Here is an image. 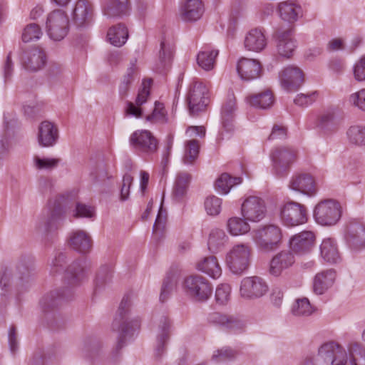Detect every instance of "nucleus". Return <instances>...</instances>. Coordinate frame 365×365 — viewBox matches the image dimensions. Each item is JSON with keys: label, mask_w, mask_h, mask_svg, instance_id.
I'll return each instance as SVG.
<instances>
[{"label": "nucleus", "mask_w": 365, "mask_h": 365, "mask_svg": "<svg viewBox=\"0 0 365 365\" xmlns=\"http://www.w3.org/2000/svg\"><path fill=\"white\" fill-rule=\"evenodd\" d=\"M130 306L129 298L123 297L112 323V330L118 333L117 349H122L140 328V320L133 315Z\"/></svg>", "instance_id": "obj_1"}, {"label": "nucleus", "mask_w": 365, "mask_h": 365, "mask_svg": "<svg viewBox=\"0 0 365 365\" xmlns=\"http://www.w3.org/2000/svg\"><path fill=\"white\" fill-rule=\"evenodd\" d=\"M251 235L257 247L264 252H269L279 247L282 238L281 228L275 225L260 226L253 230Z\"/></svg>", "instance_id": "obj_2"}, {"label": "nucleus", "mask_w": 365, "mask_h": 365, "mask_svg": "<svg viewBox=\"0 0 365 365\" xmlns=\"http://www.w3.org/2000/svg\"><path fill=\"white\" fill-rule=\"evenodd\" d=\"M252 252V247L247 243L235 245L225 255L227 267L232 274H242L250 267Z\"/></svg>", "instance_id": "obj_3"}, {"label": "nucleus", "mask_w": 365, "mask_h": 365, "mask_svg": "<svg viewBox=\"0 0 365 365\" xmlns=\"http://www.w3.org/2000/svg\"><path fill=\"white\" fill-rule=\"evenodd\" d=\"M341 206L340 203L332 199L319 202L313 212L316 222L322 226L335 225L341 217Z\"/></svg>", "instance_id": "obj_4"}, {"label": "nucleus", "mask_w": 365, "mask_h": 365, "mask_svg": "<svg viewBox=\"0 0 365 365\" xmlns=\"http://www.w3.org/2000/svg\"><path fill=\"white\" fill-rule=\"evenodd\" d=\"M131 150L141 156H150L155 153L158 148V140L148 130H137L129 137Z\"/></svg>", "instance_id": "obj_5"}, {"label": "nucleus", "mask_w": 365, "mask_h": 365, "mask_svg": "<svg viewBox=\"0 0 365 365\" xmlns=\"http://www.w3.org/2000/svg\"><path fill=\"white\" fill-rule=\"evenodd\" d=\"M70 30V21L66 11L55 9L46 18V31L48 37L54 41L63 40Z\"/></svg>", "instance_id": "obj_6"}, {"label": "nucleus", "mask_w": 365, "mask_h": 365, "mask_svg": "<svg viewBox=\"0 0 365 365\" xmlns=\"http://www.w3.org/2000/svg\"><path fill=\"white\" fill-rule=\"evenodd\" d=\"M272 172L278 178L287 175L291 166L297 159V151L292 147L279 146L270 153Z\"/></svg>", "instance_id": "obj_7"}, {"label": "nucleus", "mask_w": 365, "mask_h": 365, "mask_svg": "<svg viewBox=\"0 0 365 365\" xmlns=\"http://www.w3.org/2000/svg\"><path fill=\"white\" fill-rule=\"evenodd\" d=\"M183 289L188 297L198 302L206 301L212 292L210 282L198 274L187 277L183 282Z\"/></svg>", "instance_id": "obj_8"}, {"label": "nucleus", "mask_w": 365, "mask_h": 365, "mask_svg": "<svg viewBox=\"0 0 365 365\" xmlns=\"http://www.w3.org/2000/svg\"><path fill=\"white\" fill-rule=\"evenodd\" d=\"M315 356L324 365H346L348 361L344 348L334 341L322 344Z\"/></svg>", "instance_id": "obj_9"}, {"label": "nucleus", "mask_w": 365, "mask_h": 365, "mask_svg": "<svg viewBox=\"0 0 365 365\" xmlns=\"http://www.w3.org/2000/svg\"><path fill=\"white\" fill-rule=\"evenodd\" d=\"M67 204L64 196L61 195L48 202V216L39 229L46 233L51 232L58 228L65 218Z\"/></svg>", "instance_id": "obj_10"}, {"label": "nucleus", "mask_w": 365, "mask_h": 365, "mask_svg": "<svg viewBox=\"0 0 365 365\" xmlns=\"http://www.w3.org/2000/svg\"><path fill=\"white\" fill-rule=\"evenodd\" d=\"M269 286L264 279L259 276L244 277L240 285V295L246 300H255L264 296Z\"/></svg>", "instance_id": "obj_11"}, {"label": "nucleus", "mask_w": 365, "mask_h": 365, "mask_svg": "<svg viewBox=\"0 0 365 365\" xmlns=\"http://www.w3.org/2000/svg\"><path fill=\"white\" fill-rule=\"evenodd\" d=\"M344 240L353 251L365 247V222L361 218H351L347 222Z\"/></svg>", "instance_id": "obj_12"}, {"label": "nucleus", "mask_w": 365, "mask_h": 365, "mask_svg": "<svg viewBox=\"0 0 365 365\" xmlns=\"http://www.w3.org/2000/svg\"><path fill=\"white\" fill-rule=\"evenodd\" d=\"M281 219L287 226H297L307 221V211L304 205L289 201L281 209Z\"/></svg>", "instance_id": "obj_13"}, {"label": "nucleus", "mask_w": 365, "mask_h": 365, "mask_svg": "<svg viewBox=\"0 0 365 365\" xmlns=\"http://www.w3.org/2000/svg\"><path fill=\"white\" fill-rule=\"evenodd\" d=\"M266 213V204L261 197L249 196L242 204L241 214L247 221L259 222L265 217Z\"/></svg>", "instance_id": "obj_14"}, {"label": "nucleus", "mask_w": 365, "mask_h": 365, "mask_svg": "<svg viewBox=\"0 0 365 365\" xmlns=\"http://www.w3.org/2000/svg\"><path fill=\"white\" fill-rule=\"evenodd\" d=\"M207 91L202 83L195 82L190 86L187 101L191 115H197L205 110L207 105V98L205 97Z\"/></svg>", "instance_id": "obj_15"}, {"label": "nucleus", "mask_w": 365, "mask_h": 365, "mask_svg": "<svg viewBox=\"0 0 365 365\" xmlns=\"http://www.w3.org/2000/svg\"><path fill=\"white\" fill-rule=\"evenodd\" d=\"M316 244V235L312 231H302L292 236L289 240L290 250L297 255H304L309 253Z\"/></svg>", "instance_id": "obj_16"}, {"label": "nucleus", "mask_w": 365, "mask_h": 365, "mask_svg": "<svg viewBox=\"0 0 365 365\" xmlns=\"http://www.w3.org/2000/svg\"><path fill=\"white\" fill-rule=\"evenodd\" d=\"M289 187L307 196L317 193V185L312 175L307 173H295L289 180Z\"/></svg>", "instance_id": "obj_17"}, {"label": "nucleus", "mask_w": 365, "mask_h": 365, "mask_svg": "<svg viewBox=\"0 0 365 365\" xmlns=\"http://www.w3.org/2000/svg\"><path fill=\"white\" fill-rule=\"evenodd\" d=\"M91 263L87 259H79L69 264L66 269V277L71 286L80 284L88 276Z\"/></svg>", "instance_id": "obj_18"}, {"label": "nucleus", "mask_w": 365, "mask_h": 365, "mask_svg": "<svg viewBox=\"0 0 365 365\" xmlns=\"http://www.w3.org/2000/svg\"><path fill=\"white\" fill-rule=\"evenodd\" d=\"M279 78L282 87L289 91L298 89L304 81L303 71L293 65L284 68L281 71Z\"/></svg>", "instance_id": "obj_19"}, {"label": "nucleus", "mask_w": 365, "mask_h": 365, "mask_svg": "<svg viewBox=\"0 0 365 365\" xmlns=\"http://www.w3.org/2000/svg\"><path fill=\"white\" fill-rule=\"evenodd\" d=\"M73 295V292L71 288L52 291L41 299L40 304L43 312H48L71 299Z\"/></svg>", "instance_id": "obj_20"}, {"label": "nucleus", "mask_w": 365, "mask_h": 365, "mask_svg": "<svg viewBox=\"0 0 365 365\" xmlns=\"http://www.w3.org/2000/svg\"><path fill=\"white\" fill-rule=\"evenodd\" d=\"M295 262L294 253L291 250H282L276 254L269 262V272L278 277L282 272L292 267Z\"/></svg>", "instance_id": "obj_21"}, {"label": "nucleus", "mask_w": 365, "mask_h": 365, "mask_svg": "<svg viewBox=\"0 0 365 365\" xmlns=\"http://www.w3.org/2000/svg\"><path fill=\"white\" fill-rule=\"evenodd\" d=\"M204 11L200 0H185L180 6L179 14L183 21L195 22L202 17Z\"/></svg>", "instance_id": "obj_22"}, {"label": "nucleus", "mask_w": 365, "mask_h": 365, "mask_svg": "<svg viewBox=\"0 0 365 365\" xmlns=\"http://www.w3.org/2000/svg\"><path fill=\"white\" fill-rule=\"evenodd\" d=\"M72 19L78 27L88 25L93 17V6L88 0H78L74 6Z\"/></svg>", "instance_id": "obj_23"}, {"label": "nucleus", "mask_w": 365, "mask_h": 365, "mask_svg": "<svg viewBox=\"0 0 365 365\" xmlns=\"http://www.w3.org/2000/svg\"><path fill=\"white\" fill-rule=\"evenodd\" d=\"M21 61L25 69L37 71L45 66L46 55L43 50L35 47L25 51Z\"/></svg>", "instance_id": "obj_24"}, {"label": "nucleus", "mask_w": 365, "mask_h": 365, "mask_svg": "<svg viewBox=\"0 0 365 365\" xmlns=\"http://www.w3.org/2000/svg\"><path fill=\"white\" fill-rule=\"evenodd\" d=\"M237 71L242 80L251 81L260 76L262 66L256 59L242 58L237 63Z\"/></svg>", "instance_id": "obj_25"}, {"label": "nucleus", "mask_w": 365, "mask_h": 365, "mask_svg": "<svg viewBox=\"0 0 365 365\" xmlns=\"http://www.w3.org/2000/svg\"><path fill=\"white\" fill-rule=\"evenodd\" d=\"M71 247L81 255L89 253L93 247V240L86 231L78 230L71 232L69 237Z\"/></svg>", "instance_id": "obj_26"}, {"label": "nucleus", "mask_w": 365, "mask_h": 365, "mask_svg": "<svg viewBox=\"0 0 365 365\" xmlns=\"http://www.w3.org/2000/svg\"><path fill=\"white\" fill-rule=\"evenodd\" d=\"M277 11L280 18L289 23L297 21L303 15V10L297 0H287L278 4Z\"/></svg>", "instance_id": "obj_27"}, {"label": "nucleus", "mask_w": 365, "mask_h": 365, "mask_svg": "<svg viewBox=\"0 0 365 365\" xmlns=\"http://www.w3.org/2000/svg\"><path fill=\"white\" fill-rule=\"evenodd\" d=\"M38 142L42 147L54 145L58 138L57 128L51 122L43 121L38 126Z\"/></svg>", "instance_id": "obj_28"}, {"label": "nucleus", "mask_w": 365, "mask_h": 365, "mask_svg": "<svg viewBox=\"0 0 365 365\" xmlns=\"http://www.w3.org/2000/svg\"><path fill=\"white\" fill-rule=\"evenodd\" d=\"M170 329V322L166 316H162L159 319L157 333H156V346L155 355L159 357L165 351V345L169 339Z\"/></svg>", "instance_id": "obj_29"}, {"label": "nucleus", "mask_w": 365, "mask_h": 365, "mask_svg": "<svg viewBox=\"0 0 365 365\" xmlns=\"http://www.w3.org/2000/svg\"><path fill=\"white\" fill-rule=\"evenodd\" d=\"M244 46L250 51H262L267 46V38L264 31L260 29H252L249 31L245 36Z\"/></svg>", "instance_id": "obj_30"}, {"label": "nucleus", "mask_w": 365, "mask_h": 365, "mask_svg": "<svg viewBox=\"0 0 365 365\" xmlns=\"http://www.w3.org/2000/svg\"><path fill=\"white\" fill-rule=\"evenodd\" d=\"M209 322L213 324L222 326L232 331H241L245 328V323L234 317L225 314L215 312L210 315Z\"/></svg>", "instance_id": "obj_31"}, {"label": "nucleus", "mask_w": 365, "mask_h": 365, "mask_svg": "<svg viewBox=\"0 0 365 365\" xmlns=\"http://www.w3.org/2000/svg\"><path fill=\"white\" fill-rule=\"evenodd\" d=\"M296 48L295 41L292 38L291 31H278L277 40V49L279 56L289 58Z\"/></svg>", "instance_id": "obj_32"}, {"label": "nucleus", "mask_w": 365, "mask_h": 365, "mask_svg": "<svg viewBox=\"0 0 365 365\" xmlns=\"http://www.w3.org/2000/svg\"><path fill=\"white\" fill-rule=\"evenodd\" d=\"M336 272L334 269H327L316 274L313 289L317 294H324L334 283Z\"/></svg>", "instance_id": "obj_33"}, {"label": "nucleus", "mask_w": 365, "mask_h": 365, "mask_svg": "<svg viewBox=\"0 0 365 365\" xmlns=\"http://www.w3.org/2000/svg\"><path fill=\"white\" fill-rule=\"evenodd\" d=\"M339 120L333 110H329L321 114L318 118L317 126L324 133H329L337 130Z\"/></svg>", "instance_id": "obj_34"}, {"label": "nucleus", "mask_w": 365, "mask_h": 365, "mask_svg": "<svg viewBox=\"0 0 365 365\" xmlns=\"http://www.w3.org/2000/svg\"><path fill=\"white\" fill-rule=\"evenodd\" d=\"M246 101L250 106L256 108L267 109L272 106L274 96L271 91L265 90L262 92L247 96Z\"/></svg>", "instance_id": "obj_35"}, {"label": "nucleus", "mask_w": 365, "mask_h": 365, "mask_svg": "<svg viewBox=\"0 0 365 365\" xmlns=\"http://www.w3.org/2000/svg\"><path fill=\"white\" fill-rule=\"evenodd\" d=\"M197 269L212 278H219L222 274V269L215 256L205 257L197 264Z\"/></svg>", "instance_id": "obj_36"}, {"label": "nucleus", "mask_w": 365, "mask_h": 365, "mask_svg": "<svg viewBox=\"0 0 365 365\" xmlns=\"http://www.w3.org/2000/svg\"><path fill=\"white\" fill-rule=\"evenodd\" d=\"M320 253L322 258L330 263H336L340 258L336 244L331 238H327L322 241Z\"/></svg>", "instance_id": "obj_37"}, {"label": "nucleus", "mask_w": 365, "mask_h": 365, "mask_svg": "<svg viewBox=\"0 0 365 365\" xmlns=\"http://www.w3.org/2000/svg\"><path fill=\"white\" fill-rule=\"evenodd\" d=\"M235 110V99H229L222 109V129L228 133L234 130Z\"/></svg>", "instance_id": "obj_38"}, {"label": "nucleus", "mask_w": 365, "mask_h": 365, "mask_svg": "<svg viewBox=\"0 0 365 365\" xmlns=\"http://www.w3.org/2000/svg\"><path fill=\"white\" fill-rule=\"evenodd\" d=\"M109 42L114 46L120 47L125 43L128 38L127 28L121 24L110 28L107 34Z\"/></svg>", "instance_id": "obj_39"}, {"label": "nucleus", "mask_w": 365, "mask_h": 365, "mask_svg": "<svg viewBox=\"0 0 365 365\" xmlns=\"http://www.w3.org/2000/svg\"><path fill=\"white\" fill-rule=\"evenodd\" d=\"M113 278V267L111 264L101 266L94 280L95 292H100L110 283Z\"/></svg>", "instance_id": "obj_40"}, {"label": "nucleus", "mask_w": 365, "mask_h": 365, "mask_svg": "<svg viewBox=\"0 0 365 365\" xmlns=\"http://www.w3.org/2000/svg\"><path fill=\"white\" fill-rule=\"evenodd\" d=\"M219 54L218 50H210L206 48L198 53L197 62L198 66L206 71L214 68L216 63V58Z\"/></svg>", "instance_id": "obj_41"}, {"label": "nucleus", "mask_w": 365, "mask_h": 365, "mask_svg": "<svg viewBox=\"0 0 365 365\" xmlns=\"http://www.w3.org/2000/svg\"><path fill=\"white\" fill-rule=\"evenodd\" d=\"M128 8V0H110L103 9L108 18L119 17L125 14Z\"/></svg>", "instance_id": "obj_42"}, {"label": "nucleus", "mask_w": 365, "mask_h": 365, "mask_svg": "<svg viewBox=\"0 0 365 365\" xmlns=\"http://www.w3.org/2000/svg\"><path fill=\"white\" fill-rule=\"evenodd\" d=\"M228 237L221 229H214L210 233L208 239V248L215 253L221 250L228 241Z\"/></svg>", "instance_id": "obj_43"}, {"label": "nucleus", "mask_w": 365, "mask_h": 365, "mask_svg": "<svg viewBox=\"0 0 365 365\" xmlns=\"http://www.w3.org/2000/svg\"><path fill=\"white\" fill-rule=\"evenodd\" d=\"M245 218L238 217H230L227 222V228L232 236L245 235L250 230V226Z\"/></svg>", "instance_id": "obj_44"}, {"label": "nucleus", "mask_w": 365, "mask_h": 365, "mask_svg": "<svg viewBox=\"0 0 365 365\" xmlns=\"http://www.w3.org/2000/svg\"><path fill=\"white\" fill-rule=\"evenodd\" d=\"M240 177L232 178L227 173L222 174L215 182V189L222 194H227L234 185L240 184Z\"/></svg>", "instance_id": "obj_45"}, {"label": "nucleus", "mask_w": 365, "mask_h": 365, "mask_svg": "<svg viewBox=\"0 0 365 365\" xmlns=\"http://www.w3.org/2000/svg\"><path fill=\"white\" fill-rule=\"evenodd\" d=\"M348 351V359L351 365H365V350L359 343H350Z\"/></svg>", "instance_id": "obj_46"}, {"label": "nucleus", "mask_w": 365, "mask_h": 365, "mask_svg": "<svg viewBox=\"0 0 365 365\" xmlns=\"http://www.w3.org/2000/svg\"><path fill=\"white\" fill-rule=\"evenodd\" d=\"M200 145L197 140H190L185 143L182 161L186 165H192L198 157Z\"/></svg>", "instance_id": "obj_47"}, {"label": "nucleus", "mask_w": 365, "mask_h": 365, "mask_svg": "<svg viewBox=\"0 0 365 365\" xmlns=\"http://www.w3.org/2000/svg\"><path fill=\"white\" fill-rule=\"evenodd\" d=\"M191 179V175L187 173H178L175 187L173 189L174 196L180 200L181 199L185 194L186 193L187 188L190 183Z\"/></svg>", "instance_id": "obj_48"}, {"label": "nucleus", "mask_w": 365, "mask_h": 365, "mask_svg": "<svg viewBox=\"0 0 365 365\" xmlns=\"http://www.w3.org/2000/svg\"><path fill=\"white\" fill-rule=\"evenodd\" d=\"M176 283L177 281L173 274L169 273L166 275L163 279L160 294V300L162 302H164L168 299L171 293L175 289Z\"/></svg>", "instance_id": "obj_49"}, {"label": "nucleus", "mask_w": 365, "mask_h": 365, "mask_svg": "<svg viewBox=\"0 0 365 365\" xmlns=\"http://www.w3.org/2000/svg\"><path fill=\"white\" fill-rule=\"evenodd\" d=\"M292 312L295 316H309L313 312V308L309 299L304 297L295 301Z\"/></svg>", "instance_id": "obj_50"}, {"label": "nucleus", "mask_w": 365, "mask_h": 365, "mask_svg": "<svg viewBox=\"0 0 365 365\" xmlns=\"http://www.w3.org/2000/svg\"><path fill=\"white\" fill-rule=\"evenodd\" d=\"M347 135L351 143L365 145V127L361 125L351 126L347 131Z\"/></svg>", "instance_id": "obj_51"}, {"label": "nucleus", "mask_w": 365, "mask_h": 365, "mask_svg": "<svg viewBox=\"0 0 365 365\" xmlns=\"http://www.w3.org/2000/svg\"><path fill=\"white\" fill-rule=\"evenodd\" d=\"M40 26L35 23L28 24L23 30L22 40L25 43L38 40L42 36Z\"/></svg>", "instance_id": "obj_52"}, {"label": "nucleus", "mask_w": 365, "mask_h": 365, "mask_svg": "<svg viewBox=\"0 0 365 365\" xmlns=\"http://www.w3.org/2000/svg\"><path fill=\"white\" fill-rule=\"evenodd\" d=\"M11 273L8 269H4L0 274V297L4 301L11 291Z\"/></svg>", "instance_id": "obj_53"}, {"label": "nucleus", "mask_w": 365, "mask_h": 365, "mask_svg": "<svg viewBox=\"0 0 365 365\" xmlns=\"http://www.w3.org/2000/svg\"><path fill=\"white\" fill-rule=\"evenodd\" d=\"M34 259L31 255H21L16 262V270L21 277L29 275L33 268Z\"/></svg>", "instance_id": "obj_54"}, {"label": "nucleus", "mask_w": 365, "mask_h": 365, "mask_svg": "<svg viewBox=\"0 0 365 365\" xmlns=\"http://www.w3.org/2000/svg\"><path fill=\"white\" fill-rule=\"evenodd\" d=\"M60 162V158H41L38 155L34 157V165L38 170H53L58 165Z\"/></svg>", "instance_id": "obj_55"}, {"label": "nucleus", "mask_w": 365, "mask_h": 365, "mask_svg": "<svg viewBox=\"0 0 365 365\" xmlns=\"http://www.w3.org/2000/svg\"><path fill=\"white\" fill-rule=\"evenodd\" d=\"M205 208L209 215L216 216L220 214L222 207V199L210 195L205 200Z\"/></svg>", "instance_id": "obj_56"}, {"label": "nucleus", "mask_w": 365, "mask_h": 365, "mask_svg": "<svg viewBox=\"0 0 365 365\" xmlns=\"http://www.w3.org/2000/svg\"><path fill=\"white\" fill-rule=\"evenodd\" d=\"M236 354L237 352L230 347H222L213 354L212 359L217 362H222L234 359Z\"/></svg>", "instance_id": "obj_57"}, {"label": "nucleus", "mask_w": 365, "mask_h": 365, "mask_svg": "<svg viewBox=\"0 0 365 365\" xmlns=\"http://www.w3.org/2000/svg\"><path fill=\"white\" fill-rule=\"evenodd\" d=\"M231 287L227 284L219 285L215 291V299L217 303L225 304L230 299Z\"/></svg>", "instance_id": "obj_58"}, {"label": "nucleus", "mask_w": 365, "mask_h": 365, "mask_svg": "<svg viewBox=\"0 0 365 365\" xmlns=\"http://www.w3.org/2000/svg\"><path fill=\"white\" fill-rule=\"evenodd\" d=\"M95 215V209L90 205L78 202L73 210V217L91 218Z\"/></svg>", "instance_id": "obj_59"}, {"label": "nucleus", "mask_w": 365, "mask_h": 365, "mask_svg": "<svg viewBox=\"0 0 365 365\" xmlns=\"http://www.w3.org/2000/svg\"><path fill=\"white\" fill-rule=\"evenodd\" d=\"M165 220L166 215L163 212L162 207H160L153 227V234L156 237H160L163 235V232L165 229Z\"/></svg>", "instance_id": "obj_60"}, {"label": "nucleus", "mask_w": 365, "mask_h": 365, "mask_svg": "<svg viewBox=\"0 0 365 365\" xmlns=\"http://www.w3.org/2000/svg\"><path fill=\"white\" fill-rule=\"evenodd\" d=\"M152 83V80L148 79L144 81L142 83V88H140L138 96L135 99V104L137 106H142L146 103L148 98L150 96V87Z\"/></svg>", "instance_id": "obj_61"}, {"label": "nucleus", "mask_w": 365, "mask_h": 365, "mask_svg": "<svg viewBox=\"0 0 365 365\" xmlns=\"http://www.w3.org/2000/svg\"><path fill=\"white\" fill-rule=\"evenodd\" d=\"M64 68L62 65L53 63L48 69V78L51 83L60 81L62 78Z\"/></svg>", "instance_id": "obj_62"}, {"label": "nucleus", "mask_w": 365, "mask_h": 365, "mask_svg": "<svg viewBox=\"0 0 365 365\" xmlns=\"http://www.w3.org/2000/svg\"><path fill=\"white\" fill-rule=\"evenodd\" d=\"M317 92H312L307 94L300 93L294 98V102L299 106H308L311 105L317 98Z\"/></svg>", "instance_id": "obj_63"}, {"label": "nucleus", "mask_w": 365, "mask_h": 365, "mask_svg": "<svg viewBox=\"0 0 365 365\" xmlns=\"http://www.w3.org/2000/svg\"><path fill=\"white\" fill-rule=\"evenodd\" d=\"M349 101L359 109L365 111V89L351 94L349 97Z\"/></svg>", "instance_id": "obj_64"}]
</instances>
